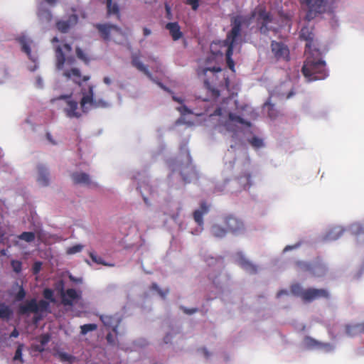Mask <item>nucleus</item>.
I'll list each match as a JSON object with an SVG mask.
<instances>
[{
    "instance_id": "obj_63",
    "label": "nucleus",
    "mask_w": 364,
    "mask_h": 364,
    "mask_svg": "<svg viewBox=\"0 0 364 364\" xmlns=\"http://www.w3.org/2000/svg\"><path fill=\"white\" fill-rule=\"evenodd\" d=\"M18 335H19L18 331L16 328H14V331L11 333L10 336L16 338L18 336Z\"/></svg>"
},
{
    "instance_id": "obj_18",
    "label": "nucleus",
    "mask_w": 364,
    "mask_h": 364,
    "mask_svg": "<svg viewBox=\"0 0 364 364\" xmlns=\"http://www.w3.org/2000/svg\"><path fill=\"white\" fill-rule=\"evenodd\" d=\"M132 65L139 71L144 73L149 78L152 79V75L149 72L147 66L144 65V63L140 60V55L139 53L132 54Z\"/></svg>"
},
{
    "instance_id": "obj_28",
    "label": "nucleus",
    "mask_w": 364,
    "mask_h": 364,
    "mask_svg": "<svg viewBox=\"0 0 364 364\" xmlns=\"http://www.w3.org/2000/svg\"><path fill=\"white\" fill-rule=\"evenodd\" d=\"M107 15H115L118 20L120 19L121 15L119 11V6L117 3H112V0L110 1H106Z\"/></svg>"
},
{
    "instance_id": "obj_29",
    "label": "nucleus",
    "mask_w": 364,
    "mask_h": 364,
    "mask_svg": "<svg viewBox=\"0 0 364 364\" xmlns=\"http://www.w3.org/2000/svg\"><path fill=\"white\" fill-rule=\"evenodd\" d=\"M93 101H94L93 86L90 85L89 87L88 93H87L86 95H84L83 97H82L81 101H80V105L82 109H84L85 107V105L87 104H90L92 107Z\"/></svg>"
},
{
    "instance_id": "obj_35",
    "label": "nucleus",
    "mask_w": 364,
    "mask_h": 364,
    "mask_svg": "<svg viewBox=\"0 0 364 364\" xmlns=\"http://www.w3.org/2000/svg\"><path fill=\"white\" fill-rule=\"evenodd\" d=\"M75 53L77 58L83 61L85 64H89L90 58L80 47L75 48Z\"/></svg>"
},
{
    "instance_id": "obj_42",
    "label": "nucleus",
    "mask_w": 364,
    "mask_h": 364,
    "mask_svg": "<svg viewBox=\"0 0 364 364\" xmlns=\"http://www.w3.org/2000/svg\"><path fill=\"white\" fill-rule=\"evenodd\" d=\"M229 119L232 122H236L242 124H247L248 123L245 121L240 116L233 113H229Z\"/></svg>"
},
{
    "instance_id": "obj_22",
    "label": "nucleus",
    "mask_w": 364,
    "mask_h": 364,
    "mask_svg": "<svg viewBox=\"0 0 364 364\" xmlns=\"http://www.w3.org/2000/svg\"><path fill=\"white\" fill-rule=\"evenodd\" d=\"M71 178L75 184H84L86 186L92 184L90 176L84 172H75L72 173Z\"/></svg>"
},
{
    "instance_id": "obj_12",
    "label": "nucleus",
    "mask_w": 364,
    "mask_h": 364,
    "mask_svg": "<svg viewBox=\"0 0 364 364\" xmlns=\"http://www.w3.org/2000/svg\"><path fill=\"white\" fill-rule=\"evenodd\" d=\"M95 27L99 31L102 38L105 41L110 40V34L112 31L121 32V28L114 24L97 23L95 25Z\"/></svg>"
},
{
    "instance_id": "obj_52",
    "label": "nucleus",
    "mask_w": 364,
    "mask_h": 364,
    "mask_svg": "<svg viewBox=\"0 0 364 364\" xmlns=\"http://www.w3.org/2000/svg\"><path fill=\"white\" fill-rule=\"evenodd\" d=\"M50 336L48 334H43L40 336V343L41 346H46L50 341Z\"/></svg>"
},
{
    "instance_id": "obj_51",
    "label": "nucleus",
    "mask_w": 364,
    "mask_h": 364,
    "mask_svg": "<svg viewBox=\"0 0 364 364\" xmlns=\"http://www.w3.org/2000/svg\"><path fill=\"white\" fill-rule=\"evenodd\" d=\"M208 71H210L213 73H219L221 71V68L220 67H212V68H205L202 70V74L206 75Z\"/></svg>"
},
{
    "instance_id": "obj_7",
    "label": "nucleus",
    "mask_w": 364,
    "mask_h": 364,
    "mask_svg": "<svg viewBox=\"0 0 364 364\" xmlns=\"http://www.w3.org/2000/svg\"><path fill=\"white\" fill-rule=\"evenodd\" d=\"M223 223L226 227L228 232L233 235H238L244 232L245 225L243 222L238 218L230 215L225 216Z\"/></svg>"
},
{
    "instance_id": "obj_44",
    "label": "nucleus",
    "mask_w": 364,
    "mask_h": 364,
    "mask_svg": "<svg viewBox=\"0 0 364 364\" xmlns=\"http://www.w3.org/2000/svg\"><path fill=\"white\" fill-rule=\"evenodd\" d=\"M83 246L81 245H75L70 247H68L66 250L68 255H73L82 251Z\"/></svg>"
},
{
    "instance_id": "obj_57",
    "label": "nucleus",
    "mask_w": 364,
    "mask_h": 364,
    "mask_svg": "<svg viewBox=\"0 0 364 364\" xmlns=\"http://www.w3.org/2000/svg\"><path fill=\"white\" fill-rule=\"evenodd\" d=\"M205 84L206 85L207 87L210 90V85L208 82V81H205ZM211 91L213 92V95L215 97H218L220 95V91L217 89H211Z\"/></svg>"
},
{
    "instance_id": "obj_25",
    "label": "nucleus",
    "mask_w": 364,
    "mask_h": 364,
    "mask_svg": "<svg viewBox=\"0 0 364 364\" xmlns=\"http://www.w3.org/2000/svg\"><path fill=\"white\" fill-rule=\"evenodd\" d=\"M38 176L37 181H38V183L43 186H48V184H49V178H48L49 173H48L47 168L43 165H39L38 166Z\"/></svg>"
},
{
    "instance_id": "obj_40",
    "label": "nucleus",
    "mask_w": 364,
    "mask_h": 364,
    "mask_svg": "<svg viewBox=\"0 0 364 364\" xmlns=\"http://www.w3.org/2000/svg\"><path fill=\"white\" fill-rule=\"evenodd\" d=\"M151 289L157 291L160 296L163 299L166 298V294L168 293V289L165 291L161 290L156 283H153L151 286Z\"/></svg>"
},
{
    "instance_id": "obj_47",
    "label": "nucleus",
    "mask_w": 364,
    "mask_h": 364,
    "mask_svg": "<svg viewBox=\"0 0 364 364\" xmlns=\"http://www.w3.org/2000/svg\"><path fill=\"white\" fill-rule=\"evenodd\" d=\"M26 294V291L24 290L23 287L22 286H21L19 287L18 291L16 293V294L15 296L16 301H22L25 298Z\"/></svg>"
},
{
    "instance_id": "obj_20",
    "label": "nucleus",
    "mask_w": 364,
    "mask_h": 364,
    "mask_svg": "<svg viewBox=\"0 0 364 364\" xmlns=\"http://www.w3.org/2000/svg\"><path fill=\"white\" fill-rule=\"evenodd\" d=\"M237 263L243 269H245L249 274H255L257 273V266L252 263L248 259H247L245 257L242 255L239 256Z\"/></svg>"
},
{
    "instance_id": "obj_21",
    "label": "nucleus",
    "mask_w": 364,
    "mask_h": 364,
    "mask_svg": "<svg viewBox=\"0 0 364 364\" xmlns=\"http://www.w3.org/2000/svg\"><path fill=\"white\" fill-rule=\"evenodd\" d=\"M237 263L243 269H245L249 274H255L257 273V266L252 263L248 259H247L245 257L242 255L239 256Z\"/></svg>"
},
{
    "instance_id": "obj_8",
    "label": "nucleus",
    "mask_w": 364,
    "mask_h": 364,
    "mask_svg": "<svg viewBox=\"0 0 364 364\" xmlns=\"http://www.w3.org/2000/svg\"><path fill=\"white\" fill-rule=\"evenodd\" d=\"M57 100H65L67 107L64 108V112L66 116L69 118H80L81 117V114L77 112L78 104L76 101L71 99L70 95H62L59 96L58 98H54L51 100V102H53Z\"/></svg>"
},
{
    "instance_id": "obj_33",
    "label": "nucleus",
    "mask_w": 364,
    "mask_h": 364,
    "mask_svg": "<svg viewBox=\"0 0 364 364\" xmlns=\"http://www.w3.org/2000/svg\"><path fill=\"white\" fill-rule=\"evenodd\" d=\"M350 232L357 235H364V223H354L350 227Z\"/></svg>"
},
{
    "instance_id": "obj_41",
    "label": "nucleus",
    "mask_w": 364,
    "mask_h": 364,
    "mask_svg": "<svg viewBox=\"0 0 364 364\" xmlns=\"http://www.w3.org/2000/svg\"><path fill=\"white\" fill-rule=\"evenodd\" d=\"M11 266L16 273H20L22 270V263L19 260L13 259L11 262Z\"/></svg>"
},
{
    "instance_id": "obj_13",
    "label": "nucleus",
    "mask_w": 364,
    "mask_h": 364,
    "mask_svg": "<svg viewBox=\"0 0 364 364\" xmlns=\"http://www.w3.org/2000/svg\"><path fill=\"white\" fill-rule=\"evenodd\" d=\"M60 296L63 304L65 306H73L74 301L78 299L80 297V294L74 289H68L65 291L61 287Z\"/></svg>"
},
{
    "instance_id": "obj_45",
    "label": "nucleus",
    "mask_w": 364,
    "mask_h": 364,
    "mask_svg": "<svg viewBox=\"0 0 364 364\" xmlns=\"http://www.w3.org/2000/svg\"><path fill=\"white\" fill-rule=\"evenodd\" d=\"M265 106L267 107L268 109V116L271 119H274L277 117V112L274 109V105L273 104H271L269 102L265 103Z\"/></svg>"
},
{
    "instance_id": "obj_56",
    "label": "nucleus",
    "mask_w": 364,
    "mask_h": 364,
    "mask_svg": "<svg viewBox=\"0 0 364 364\" xmlns=\"http://www.w3.org/2000/svg\"><path fill=\"white\" fill-rule=\"evenodd\" d=\"M269 23L262 22L259 30L262 33H267L269 31L267 24Z\"/></svg>"
},
{
    "instance_id": "obj_60",
    "label": "nucleus",
    "mask_w": 364,
    "mask_h": 364,
    "mask_svg": "<svg viewBox=\"0 0 364 364\" xmlns=\"http://www.w3.org/2000/svg\"><path fill=\"white\" fill-rule=\"evenodd\" d=\"M172 338V336L171 334L168 333L165 336V337L164 338V343H168L169 342H171V340Z\"/></svg>"
},
{
    "instance_id": "obj_31",
    "label": "nucleus",
    "mask_w": 364,
    "mask_h": 364,
    "mask_svg": "<svg viewBox=\"0 0 364 364\" xmlns=\"http://www.w3.org/2000/svg\"><path fill=\"white\" fill-rule=\"evenodd\" d=\"M18 41L21 46L22 51L26 53L28 56H30L31 50L30 48L31 41H29V39H28L26 36H23L18 38Z\"/></svg>"
},
{
    "instance_id": "obj_9",
    "label": "nucleus",
    "mask_w": 364,
    "mask_h": 364,
    "mask_svg": "<svg viewBox=\"0 0 364 364\" xmlns=\"http://www.w3.org/2000/svg\"><path fill=\"white\" fill-rule=\"evenodd\" d=\"M271 50L277 60L289 61L290 60L289 49L284 43L272 41L271 43Z\"/></svg>"
},
{
    "instance_id": "obj_2",
    "label": "nucleus",
    "mask_w": 364,
    "mask_h": 364,
    "mask_svg": "<svg viewBox=\"0 0 364 364\" xmlns=\"http://www.w3.org/2000/svg\"><path fill=\"white\" fill-rule=\"evenodd\" d=\"M242 18L240 16H234L231 18V30L227 33L226 38L223 41L225 46L228 47L225 57L228 67L232 72H235V62L232 58L234 48L241 39V31L242 25Z\"/></svg>"
},
{
    "instance_id": "obj_55",
    "label": "nucleus",
    "mask_w": 364,
    "mask_h": 364,
    "mask_svg": "<svg viewBox=\"0 0 364 364\" xmlns=\"http://www.w3.org/2000/svg\"><path fill=\"white\" fill-rule=\"evenodd\" d=\"M41 262H36L34 264H33V274H38L40 270H41Z\"/></svg>"
},
{
    "instance_id": "obj_62",
    "label": "nucleus",
    "mask_w": 364,
    "mask_h": 364,
    "mask_svg": "<svg viewBox=\"0 0 364 364\" xmlns=\"http://www.w3.org/2000/svg\"><path fill=\"white\" fill-rule=\"evenodd\" d=\"M45 1L50 6H54L58 2V0H45Z\"/></svg>"
},
{
    "instance_id": "obj_37",
    "label": "nucleus",
    "mask_w": 364,
    "mask_h": 364,
    "mask_svg": "<svg viewBox=\"0 0 364 364\" xmlns=\"http://www.w3.org/2000/svg\"><path fill=\"white\" fill-rule=\"evenodd\" d=\"M97 328V325L95 323L84 324L80 326V333L85 335L90 331H95Z\"/></svg>"
},
{
    "instance_id": "obj_1",
    "label": "nucleus",
    "mask_w": 364,
    "mask_h": 364,
    "mask_svg": "<svg viewBox=\"0 0 364 364\" xmlns=\"http://www.w3.org/2000/svg\"><path fill=\"white\" fill-rule=\"evenodd\" d=\"M70 53L72 51V47L68 43L63 44V47L58 46L55 48V66L57 70H63V75L67 79H71L73 81L81 85L82 82H86L90 80V76L85 75L82 77L80 70L78 68H71L65 70V65H73L75 63V58L73 55L66 57L65 53Z\"/></svg>"
},
{
    "instance_id": "obj_61",
    "label": "nucleus",
    "mask_w": 364,
    "mask_h": 364,
    "mask_svg": "<svg viewBox=\"0 0 364 364\" xmlns=\"http://www.w3.org/2000/svg\"><path fill=\"white\" fill-rule=\"evenodd\" d=\"M106 339L108 343H112L113 342L112 334L111 333H107V335L106 336Z\"/></svg>"
},
{
    "instance_id": "obj_15",
    "label": "nucleus",
    "mask_w": 364,
    "mask_h": 364,
    "mask_svg": "<svg viewBox=\"0 0 364 364\" xmlns=\"http://www.w3.org/2000/svg\"><path fill=\"white\" fill-rule=\"evenodd\" d=\"M299 38L301 40L306 41V52H311L314 38L313 28L309 26H304L301 29Z\"/></svg>"
},
{
    "instance_id": "obj_53",
    "label": "nucleus",
    "mask_w": 364,
    "mask_h": 364,
    "mask_svg": "<svg viewBox=\"0 0 364 364\" xmlns=\"http://www.w3.org/2000/svg\"><path fill=\"white\" fill-rule=\"evenodd\" d=\"M58 356L62 361H70L72 359V356L66 353H60Z\"/></svg>"
},
{
    "instance_id": "obj_50",
    "label": "nucleus",
    "mask_w": 364,
    "mask_h": 364,
    "mask_svg": "<svg viewBox=\"0 0 364 364\" xmlns=\"http://www.w3.org/2000/svg\"><path fill=\"white\" fill-rule=\"evenodd\" d=\"M306 343L311 347H319L321 346V343L318 341L310 337H307L306 338Z\"/></svg>"
},
{
    "instance_id": "obj_34",
    "label": "nucleus",
    "mask_w": 364,
    "mask_h": 364,
    "mask_svg": "<svg viewBox=\"0 0 364 364\" xmlns=\"http://www.w3.org/2000/svg\"><path fill=\"white\" fill-rule=\"evenodd\" d=\"M12 314V311L11 310V309L2 304H0V318H9L10 316H11Z\"/></svg>"
},
{
    "instance_id": "obj_36",
    "label": "nucleus",
    "mask_w": 364,
    "mask_h": 364,
    "mask_svg": "<svg viewBox=\"0 0 364 364\" xmlns=\"http://www.w3.org/2000/svg\"><path fill=\"white\" fill-rule=\"evenodd\" d=\"M35 234L33 232H23L18 236L20 240L27 242H33L35 240Z\"/></svg>"
},
{
    "instance_id": "obj_19",
    "label": "nucleus",
    "mask_w": 364,
    "mask_h": 364,
    "mask_svg": "<svg viewBox=\"0 0 364 364\" xmlns=\"http://www.w3.org/2000/svg\"><path fill=\"white\" fill-rule=\"evenodd\" d=\"M37 16L42 23H49L53 20L51 11L45 7L43 3H41L38 5Z\"/></svg>"
},
{
    "instance_id": "obj_64",
    "label": "nucleus",
    "mask_w": 364,
    "mask_h": 364,
    "mask_svg": "<svg viewBox=\"0 0 364 364\" xmlns=\"http://www.w3.org/2000/svg\"><path fill=\"white\" fill-rule=\"evenodd\" d=\"M143 33L145 36H147L151 34V31L147 28H144Z\"/></svg>"
},
{
    "instance_id": "obj_17",
    "label": "nucleus",
    "mask_w": 364,
    "mask_h": 364,
    "mask_svg": "<svg viewBox=\"0 0 364 364\" xmlns=\"http://www.w3.org/2000/svg\"><path fill=\"white\" fill-rule=\"evenodd\" d=\"M132 65L139 71L144 73L149 78L152 79V75L149 72L147 66L144 65V63L140 60V55L139 53L132 54Z\"/></svg>"
},
{
    "instance_id": "obj_23",
    "label": "nucleus",
    "mask_w": 364,
    "mask_h": 364,
    "mask_svg": "<svg viewBox=\"0 0 364 364\" xmlns=\"http://www.w3.org/2000/svg\"><path fill=\"white\" fill-rule=\"evenodd\" d=\"M344 229L341 226H336L330 228L324 236L326 241L336 240L338 239L343 233Z\"/></svg>"
},
{
    "instance_id": "obj_14",
    "label": "nucleus",
    "mask_w": 364,
    "mask_h": 364,
    "mask_svg": "<svg viewBox=\"0 0 364 364\" xmlns=\"http://www.w3.org/2000/svg\"><path fill=\"white\" fill-rule=\"evenodd\" d=\"M100 320L104 326L112 329V331L117 334V327L121 322V318L118 314L114 315H101Z\"/></svg>"
},
{
    "instance_id": "obj_6",
    "label": "nucleus",
    "mask_w": 364,
    "mask_h": 364,
    "mask_svg": "<svg viewBox=\"0 0 364 364\" xmlns=\"http://www.w3.org/2000/svg\"><path fill=\"white\" fill-rule=\"evenodd\" d=\"M304 4L309 9L306 18L311 20L314 18V14H323L326 11L328 0H306Z\"/></svg>"
},
{
    "instance_id": "obj_49",
    "label": "nucleus",
    "mask_w": 364,
    "mask_h": 364,
    "mask_svg": "<svg viewBox=\"0 0 364 364\" xmlns=\"http://www.w3.org/2000/svg\"><path fill=\"white\" fill-rule=\"evenodd\" d=\"M22 345H19L16 350L15 355L14 357V360H20L21 363H23V358H22Z\"/></svg>"
},
{
    "instance_id": "obj_16",
    "label": "nucleus",
    "mask_w": 364,
    "mask_h": 364,
    "mask_svg": "<svg viewBox=\"0 0 364 364\" xmlns=\"http://www.w3.org/2000/svg\"><path fill=\"white\" fill-rule=\"evenodd\" d=\"M208 212L209 206L205 201L202 202L200 205V208L193 212V219L199 227L203 226V215Z\"/></svg>"
},
{
    "instance_id": "obj_46",
    "label": "nucleus",
    "mask_w": 364,
    "mask_h": 364,
    "mask_svg": "<svg viewBox=\"0 0 364 364\" xmlns=\"http://www.w3.org/2000/svg\"><path fill=\"white\" fill-rule=\"evenodd\" d=\"M249 141L250 144L255 148H260L264 145L262 139L257 136H253Z\"/></svg>"
},
{
    "instance_id": "obj_59",
    "label": "nucleus",
    "mask_w": 364,
    "mask_h": 364,
    "mask_svg": "<svg viewBox=\"0 0 364 364\" xmlns=\"http://www.w3.org/2000/svg\"><path fill=\"white\" fill-rule=\"evenodd\" d=\"M61 285H62V287H63V289H64V282L63 280H60L57 284H56V289L58 291V292L60 294V289H61Z\"/></svg>"
},
{
    "instance_id": "obj_48",
    "label": "nucleus",
    "mask_w": 364,
    "mask_h": 364,
    "mask_svg": "<svg viewBox=\"0 0 364 364\" xmlns=\"http://www.w3.org/2000/svg\"><path fill=\"white\" fill-rule=\"evenodd\" d=\"M108 106V103L107 102H105V100H95L94 99V101H93V105H92V107H95V108H98V107H107Z\"/></svg>"
},
{
    "instance_id": "obj_11",
    "label": "nucleus",
    "mask_w": 364,
    "mask_h": 364,
    "mask_svg": "<svg viewBox=\"0 0 364 364\" xmlns=\"http://www.w3.org/2000/svg\"><path fill=\"white\" fill-rule=\"evenodd\" d=\"M321 298H329V293L326 289L309 288L305 290L304 302H311Z\"/></svg>"
},
{
    "instance_id": "obj_27",
    "label": "nucleus",
    "mask_w": 364,
    "mask_h": 364,
    "mask_svg": "<svg viewBox=\"0 0 364 364\" xmlns=\"http://www.w3.org/2000/svg\"><path fill=\"white\" fill-rule=\"evenodd\" d=\"M237 181L245 190L249 189L252 185L251 181V174L248 172H245L241 174L237 178Z\"/></svg>"
},
{
    "instance_id": "obj_54",
    "label": "nucleus",
    "mask_w": 364,
    "mask_h": 364,
    "mask_svg": "<svg viewBox=\"0 0 364 364\" xmlns=\"http://www.w3.org/2000/svg\"><path fill=\"white\" fill-rule=\"evenodd\" d=\"M186 3L191 5L194 11L197 10L199 6L198 0H187Z\"/></svg>"
},
{
    "instance_id": "obj_30",
    "label": "nucleus",
    "mask_w": 364,
    "mask_h": 364,
    "mask_svg": "<svg viewBox=\"0 0 364 364\" xmlns=\"http://www.w3.org/2000/svg\"><path fill=\"white\" fill-rule=\"evenodd\" d=\"M210 232L214 237L222 238L226 235L228 230L226 228H223L221 225L215 224L211 227Z\"/></svg>"
},
{
    "instance_id": "obj_43",
    "label": "nucleus",
    "mask_w": 364,
    "mask_h": 364,
    "mask_svg": "<svg viewBox=\"0 0 364 364\" xmlns=\"http://www.w3.org/2000/svg\"><path fill=\"white\" fill-rule=\"evenodd\" d=\"M259 18L262 21V22L270 23L272 21V16L269 13L266 12L265 11H261L259 13Z\"/></svg>"
},
{
    "instance_id": "obj_26",
    "label": "nucleus",
    "mask_w": 364,
    "mask_h": 364,
    "mask_svg": "<svg viewBox=\"0 0 364 364\" xmlns=\"http://www.w3.org/2000/svg\"><path fill=\"white\" fill-rule=\"evenodd\" d=\"M364 331V323L363 324L348 325L346 326V333L349 336H355Z\"/></svg>"
},
{
    "instance_id": "obj_5",
    "label": "nucleus",
    "mask_w": 364,
    "mask_h": 364,
    "mask_svg": "<svg viewBox=\"0 0 364 364\" xmlns=\"http://www.w3.org/2000/svg\"><path fill=\"white\" fill-rule=\"evenodd\" d=\"M299 269L304 272H308L314 277H322L326 274L327 268L320 261L309 263L304 261H299L296 263Z\"/></svg>"
},
{
    "instance_id": "obj_4",
    "label": "nucleus",
    "mask_w": 364,
    "mask_h": 364,
    "mask_svg": "<svg viewBox=\"0 0 364 364\" xmlns=\"http://www.w3.org/2000/svg\"><path fill=\"white\" fill-rule=\"evenodd\" d=\"M49 309V302L41 299L37 302L36 299L26 301L24 304H20L18 312L21 315H26L30 313H38L39 311H47Z\"/></svg>"
},
{
    "instance_id": "obj_39",
    "label": "nucleus",
    "mask_w": 364,
    "mask_h": 364,
    "mask_svg": "<svg viewBox=\"0 0 364 364\" xmlns=\"http://www.w3.org/2000/svg\"><path fill=\"white\" fill-rule=\"evenodd\" d=\"M43 295L46 299L49 300L50 302H55V299L53 296V291L52 289L48 288L45 289L43 291Z\"/></svg>"
},
{
    "instance_id": "obj_38",
    "label": "nucleus",
    "mask_w": 364,
    "mask_h": 364,
    "mask_svg": "<svg viewBox=\"0 0 364 364\" xmlns=\"http://www.w3.org/2000/svg\"><path fill=\"white\" fill-rule=\"evenodd\" d=\"M89 255L93 262L98 264H102L105 266L109 265L107 263H106L104 261V259L101 257L97 256L94 252H90Z\"/></svg>"
},
{
    "instance_id": "obj_3",
    "label": "nucleus",
    "mask_w": 364,
    "mask_h": 364,
    "mask_svg": "<svg viewBox=\"0 0 364 364\" xmlns=\"http://www.w3.org/2000/svg\"><path fill=\"white\" fill-rule=\"evenodd\" d=\"M301 72L309 82L323 80L328 76L325 61L313 55L306 58Z\"/></svg>"
},
{
    "instance_id": "obj_58",
    "label": "nucleus",
    "mask_w": 364,
    "mask_h": 364,
    "mask_svg": "<svg viewBox=\"0 0 364 364\" xmlns=\"http://www.w3.org/2000/svg\"><path fill=\"white\" fill-rule=\"evenodd\" d=\"M182 309H183V312H184L185 314H189V315H191V314H194V313H196V312H197V311H198V309H196V308H195V309H187V308H184V307H183Z\"/></svg>"
},
{
    "instance_id": "obj_32",
    "label": "nucleus",
    "mask_w": 364,
    "mask_h": 364,
    "mask_svg": "<svg viewBox=\"0 0 364 364\" xmlns=\"http://www.w3.org/2000/svg\"><path fill=\"white\" fill-rule=\"evenodd\" d=\"M306 289H303L299 284H294L291 286V292L296 296L301 298L304 301V293Z\"/></svg>"
},
{
    "instance_id": "obj_10",
    "label": "nucleus",
    "mask_w": 364,
    "mask_h": 364,
    "mask_svg": "<svg viewBox=\"0 0 364 364\" xmlns=\"http://www.w3.org/2000/svg\"><path fill=\"white\" fill-rule=\"evenodd\" d=\"M78 22V16L77 14H71L67 19L58 20L55 23L57 30L62 33H67L73 28Z\"/></svg>"
},
{
    "instance_id": "obj_24",
    "label": "nucleus",
    "mask_w": 364,
    "mask_h": 364,
    "mask_svg": "<svg viewBox=\"0 0 364 364\" xmlns=\"http://www.w3.org/2000/svg\"><path fill=\"white\" fill-rule=\"evenodd\" d=\"M166 28L169 31L173 41L179 40L183 36L180 26L177 22L168 23L166 25Z\"/></svg>"
}]
</instances>
